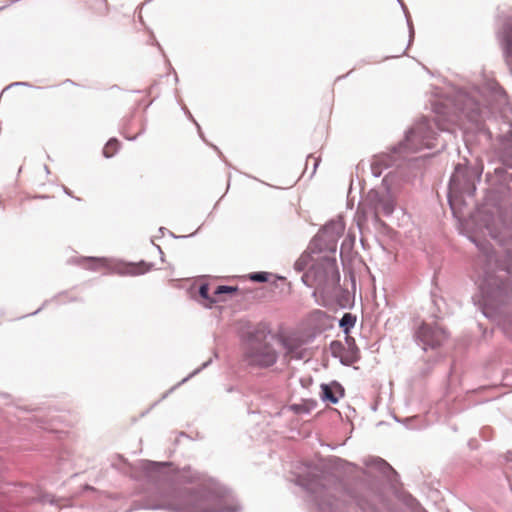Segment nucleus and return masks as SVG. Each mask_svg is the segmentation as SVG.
<instances>
[{
    "label": "nucleus",
    "mask_w": 512,
    "mask_h": 512,
    "mask_svg": "<svg viewBox=\"0 0 512 512\" xmlns=\"http://www.w3.org/2000/svg\"><path fill=\"white\" fill-rule=\"evenodd\" d=\"M294 268L301 272L307 270L303 276V283L314 288L313 295L320 296L321 305L336 297L339 289L340 274L337 268L336 255L314 250L307 247L294 264Z\"/></svg>",
    "instance_id": "1"
},
{
    "label": "nucleus",
    "mask_w": 512,
    "mask_h": 512,
    "mask_svg": "<svg viewBox=\"0 0 512 512\" xmlns=\"http://www.w3.org/2000/svg\"><path fill=\"white\" fill-rule=\"evenodd\" d=\"M277 358L278 354L264 331L250 333L244 349V360L248 365L266 368L275 364Z\"/></svg>",
    "instance_id": "2"
},
{
    "label": "nucleus",
    "mask_w": 512,
    "mask_h": 512,
    "mask_svg": "<svg viewBox=\"0 0 512 512\" xmlns=\"http://www.w3.org/2000/svg\"><path fill=\"white\" fill-rule=\"evenodd\" d=\"M395 207V197L387 187L370 190L363 202L364 214L375 222L380 220V216L392 215Z\"/></svg>",
    "instance_id": "3"
},
{
    "label": "nucleus",
    "mask_w": 512,
    "mask_h": 512,
    "mask_svg": "<svg viewBox=\"0 0 512 512\" xmlns=\"http://www.w3.org/2000/svg\"><path fill=\"white\" fill-rule=\"evenodd\" d=\"M345 224L341 218L334 219L324 226L310 242L309 248L317 252L322 250L336 255L337 240L343 234Z\"/></svg>",
    "instance_id": "4"
},
{
    "label": "nucleus",
    "mask_w": 512,
    "mask_h": 512,
    "mask_svg": "<svg viewBox=\"0 0 512 512\" xmlns=\"http://www.w3.org/2000/svg\"><path fill=\"white\" fill-rule=\"evenodd\" d=\"M435 135L436 133L432 129L430 122L427 119H422L409 130L402 146L411 152H417L423 148H431L434 146Z\"/></svg>",
    "instance_id": "5"
},
{
    "label": "nucleus",
    "mask_w": 512,
    "mask_h": 512,
    "mask_svg": "<svg viewBox=\"0 0 512 512\" xmlns=\"http://www.w3.org/2000/svg\"><path fill=\"white\" fill-rule=\"evenodd\" d=\"M447 337L448 335L444 329L438 325L426 323H423L415 332V338L424 350L442 345Z\"/></svg>",
    "instance_id": "6"
},
{
    "label": "nucleus",
    "mask_w": 512,
    "mask_h": 512,
    "mask_svg": "<svg viewBox=\"0 0 512 512\" xmlns=\"http://www.w3.org/2000/svg\"><path fill=\"white\" fill-rule=\"evenodd\" d=\"M460 110L464 113L469 120L473 122L478 121L481 114V107L479 103L472 97L466 94L459 95Z\"/></svg>",
    "instance_id": "7"
},
{
    "label": "nucleus",
    "mask_w": 512,
    "mask_h": 512,
    "mask_svg": "<svg viewBox=\"0 0 512 512\" xmlns=\"http://www.w3.org/2000/svg\"><path fill=\"white\" fill-rule=\"evenodd\" d=\"M480 288L487 302L496 299L500 300L505 294L504 284L502 282L499 283L495 279L485 280V282L480 284Z\"/></svg>",
    "instance_id": "8"
},
{
    "label": "nucleus",
    "mask_w": 512,
    "mask_h": 512,
    "mask_svg": "<svg viewBox=\"0 0 512 512\" xmlns=\"http://www.w3.org/2000/svg\"><path fill=\"white\" fill-rule=\"evenodd\" d=\"M286 355L290 359H304L306 357V350L303 349L299 344L289 340L283 342Z\"/></svg>",
    "instance_id": "9"
},
{
    "label": "nucleus",
    "mask_w": 512,
    "mask_h": 512,
    "mask_svg": "<svg viewBox=\"0 0 512 512\" xmlns=\"http://www.w3.org/2000/svg\"><path fill=\"white\" fill-rule=\"evenodd\" d=\"M367 466L375 467L382 473H387V471H391L392 467L383 459L381 458H370L365 462Z\"/></svg>",
    "instance_id": "10"
},
{
    "label": "nucleus",
    "mask_w": 512,
    "mask_h": 512,
    "mask_svg": "<svg viewBox=\"0 0 512 512\" xmlns=\"http://www.w3.org/2000/svg\"><path fill=\"white\" fill-rule=\"evenodd\" d=\"M502 41L507 54H512V25H506L502 32Z\"/></svg>",
    "instance_id": "11"
},
{
    "label": "nucleus",
    "mask_w": 512,
    "mask_h": 512,
    "mask_svg": "<svg viewBox=\"0 0 512 512\" xmlns=\"http://www.w3.org/2000/svg\"><path fill=\"white\" fill-rule=\"evenodd\" d=\"M349 346V351L345 355L341 356V361L344 364H352L358 358L356 354L357 349L354 345V342L352 341L351 343H349Z\"/></svg>",
    "instance_id": "12"
},
{
    "label": "nucleus",
    "mask_w": 512,
    "mask_h": 512,
    "mask_svg": "<svg viewBox=\"0 0 512 512\" xmlns=\"http://www.w3.org/2000/svg\"><path fill=\"white\" fill-rule=\"evenodd\" d=\"M119 148V142L116 139H110L103 148V155L106 158L112 157Z\"/></svg>",
    "instance_id": "13"
},
{
    "label": "nucleus",
    "mask_w": 512,
    "mask_h": 512,
    "mask_svg": "<svg viewBox=\"0 0 512 512\" xmlns=\"http://www.w3.org/2000/svg\"><path fill=\"white\" fill-rule=\"evenodd\" d=\"M355 317L350 313H345L340 320V327L343 328L344 332L348 334L349 330L355 325Z\"/></svg>",
    "instance_id": "14"
},
{
    "label": "nucleus",
    "mask_w": 512,
    "mask_h": 512,
    "mask_svg": "<svg viewBox=\"0 0 512 512\" xmlns=\"http://www.w3.org/2000/svg\"><path fill=\"white\" fill-rule=\"evenodd\" d=\"M321 389H322V399L323 400L329 401L332 404H335L338 402V398L336 397V395L333 393L332 389L328 385L323 384L321 386Z\"/></svg>",
    "instance_id": "15"
},
{
    "label": "nucleus",
    "mask_w": 512,
    "mask_h": 512,
    "mask_svg": "<svg viewBox=\"0 0 512 512\" xmlns=\"http://www.w3.org/2000/svg\"><path fill=\"white\" fill-rule=\"evenodd\" d=\"M209 285L208 284H202L199 288V294L200 296L207 300L209 302V306L213 303L217 302V299L215 297H210L209 295Z\"/></svg>",
    "instance_id": "16"
},
{
    "label": "nucleus",
    "mask_w": 512,
    "mask_h": 512,
    "mask_svg": "<svg viewBox=\"0 0 512 512\" xmlns=\"http://www.w3.org/2000/svg\"><path fill=\"white\" fill-rule=\"evenodd\" d=\"M465 171V168L462 167L461 165H458L456 168H455V172L452 174L451 176V180H450V185L451 186H455L457 187L461 180H460V176L462 173H464Z\"/></svg>",
    "instance_id": "17"
},
{
    "label": "nucleus",
    "mask_w": 512,
    "mask_h": 512,
    "mask_svg": "<svg viewBox=\"0 0 512 512\" xmlns=\"http://www.w3.org/2000/svg\"><path fill=\"white\" fill-rule=\"evenodd\" d=\"M237 291L236 287L220 285L217 286L213 292L215 298L223 293H234Z\"/></svg>",
    "instance_id": "18"
},
{
    "label": "nucleus",
    "mask_w": 512,
    "mask_h": 512,
    "mask_svg": "<svg viewBox=\"0 0 512 512\" xmlns=\"http://www.w3.org/2000/svg\"><path fill=\"white\" fill-rule=\"evenodd\" d=\"M498 267L507 272L510 271V269L512 267V256H511L510 252L508 253V259L505 260L504 262H499Z\"/></svg>",
    "instance_id": "19"
},
{
    "label": "nucleus",
    "mask_w": 512,
    "mask_h": 512,
    "mask_svg": "<svg viewBox=\"0 0 512 512\" xmlns=\"http://www.w3.org/2000/svg\"><path fill=\"white\" fill-rule=\"evenodd\" d=\"M267 278H268V275L265 272L253 273L250 276L251 280L257 281V282H265V281H267Z\"/></svg>",
    "instance_id": "20"
},
{
    "label": "nucleus",
    "mask_w": 512,
    "mask_h": 512,
    "mask_svg": "<svg viewBox=\"0 0 512 512\" xmlns=\"http://www.w3.org/2000/svg\"><path fill=\"white\" fill-rule=\"evenodd\" d=\"M291 409L296 413H309L310 409L305 404H293Z\"/></svg>",
    "instance_id": "21"
},
{
    "label": "nucleus",
    "mask_w": 512,
    "mask_h": 512,
    "mask_svg": "<svg viewBox=\"0 0 512 512\" xmlns=\"http://www.w3.org/2000/svg\"><path fill=\"white\" fill-rule=\"evenodd\" d=\"M331 349H332L333 354L336 355L337 352H339L340 350L343 349V346H342L341 342L334 341L331 343Z\"/></svg>",
    "instance_id": "22"
},
{
    "label": "nucleus",
    "mask_w": 512,
    "mask_h": 512,
    "mask_svg": "<svg viewBox=\"0 0 512 512\" xmlns=\"http://www.w3.org/2000/svg\"><path fill=\"white\" fill-rule=\"evenodd\" d=\"M92 261L95 262V263H100L101 262L100 259H92Z\"/></svg>",
    "instance_id": "23"
},
{
    "label": "nucleus",
    "mask_w": 512,
    "mask_h": 512,
    "mask_svg": "<svg viewBox=\"0 0 512 512\" xmlns=\"http://www.w3.org/2000/svg\"><path fill=\"white\" fill-rule=\"evenodd\" d=\"M17 1H18V0H11V3H15V2H17Z\"/></svg>",
    "instance_id": "24"
}]
</instances>
